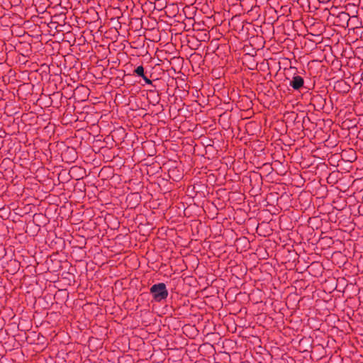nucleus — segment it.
I'll use <instances>...</instances> for the list:
<instances>
[{"label": "nucleus", "mask_w": 363, "mask_h": 363, "mask_svg": "<svg viewBox=\"0 0 363 363\" xmlns=\"http://www.w3.org/2000/svg\"><path fill=\"white\" fill-rule=\"evenodd\" d=\"M150 293L156 301H161L168 296L166 285L164 283L154 284L150 288Z\"/></svg>", "instance_id": "f257e3e1"}, {"label": "nucleus", "mask_w": 363, "mask_h": 363, "mask_svg": "<svg viewBox=\"0 0 363 363\" xmlns=\"http://www.w3.org/2000/svg\"><path fill=\"white\" fill-rule=\"evenodd\" d=\"M303 79L301 76H294L290 82V86L295 90H298L303 86Z\"/></svg>", "instance_id": "f03ea898"}, {"label": "nucleus", "mask_w": 363, "mask_h": 363, "mask_svg": "<svg viewBox=\"0 0 363 363\" xmlns=\"http://www.w3.org/2000/svg\"><path fill=\"white\" fill-rule=\"evenodd\" d=\"M143 79L145 80V82L147 83V84H152V82L150 79H149L147 77H145V75H143V77H142Z\"/></svg>", "instance_id": "20e7f679"}, {"label": "nucleus", "mask_w": 363, "mask_h": 363, "mask_svg": "<svg viewBox=\"0 0 363 363\" xmlns=\"http://www.w3.org/2000/svg\"><path fill=\"white\" fill-rule=\"evenodd\" d=\"M135 72L140 77H143L144 75V68L143 66H138L135 69Z\"/></svg>", "instance_id": "7ed1b4c3"}]
</instances>
